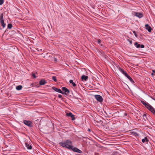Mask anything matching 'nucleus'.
Returning <instances> with one entry per match:
<instances>
[{
    "label": "nucleus",
    "instance_id": "obj_26",
    "mask_svg": "<svg viewBox=\"0 0 155 155\" xmlns=\"http://www.w3.org/2000/svg\"><path fill=\"white\" fill-rule=\"evenodd\" d=\"M58 97L59 98H62V95L61 94H58Z\"/></svg>",
    "mask_w": 155,
    "mask_h": 155
},
{
    "label": "nucleus",
    "instance_id": "obj_34",
    "mask_svg": "<svg viewBox=\"0 0 155 155\" xmlns=\"http://www.w3.org/2000/svg\"><path fill=\"white\" fill-rule=\"evenodd\" d=\"M154 100H155V99H154Z\"/></svg>",
    "mask_w": 155,
    "mask_h": 155
},
{
    "label": "nucleus",
    "instance_id": "obj_30",
    "mask_svg": "<svg viewBox=\"0 0 155 155\" xmlns=\"http://www.w3.org/2000/svg\"><path fill=\"white\" fill-rule=\"evenodd\" d=\"M129 42L130 45L132 44V40H129Z\"/></svg>",
    "mask_w": 155,
    "mask_h": 155
},
{
    "label": "nucleus",
    "instance_id": "obj_23",
    "mask_svg": "<svg viewBox=\"0 0 155 155\" xmlns=\"http://www.w3.org/2000/svg\"><path fill=\"white\" fill-rule=\"evenodd\" d=\"M12 27V25L11 24H9L8 25V28L9 29H11Z\"/></svg>",
    "mask_w": 155,
    "mask_h": 155
},
{
    "label": "nucleus",
    "instance_id": "obj_21",
    "mask_svg": "<svg viewBox=\"0 0 155 155\" xmlns=\"http://www.w3.org/2000/svg\"><path fill=\"white\" fill-rule=\"evenodd\" d=\"M97 43L99 44V45H100L101 46H102V45L101 44V40L100 39H98L97 41Z\"/></svg>",
    "mask_w": 155,
    "mask_h": 155
},
{
    "label": "nucleus",
    "instance_id": "obj_33",
    "mask_svg": "<svg viewBox=\"0 0 155 155\" xmlns=\"http://www.w3.org/2000/svg\"><path fill=\"white\" fill-rule=\"evenodd\" d=\"M143 117H146V115H144L143 116Z\"/></svg>",
    "mask_w": 155,
    "mask_h": 155
},
{
    "label": "nucleus",
    "instance_id": "obj_17",
    "mask_svg": "<svg viewBox=\"0 0 155 155\" xmlns=\"http://www.w3.org/2000/svg\"><path fill=\"white\" fill-rule=\"evenodd\" d=\"M148 141V140L147 138L146 137H145L144 139H143L142 140V141L143 143H144L145 142H147Z\"/></svg>",
    "mask_w": 155,
    "mask_h": 155
},
{
    "label": "nucleus",
    "instance_id": "obj_27",
    "mask_svg": "<svg viewBox=\"0 0 155 155\" xmlns=\"http://www.w3.org/2000/svg\"><path fill=\"white\" fill-rule=\"evenodd\" d=\"M140 47L141 48H144V45H140Z\"/></svg>",
    "mask_w": 155,
    "mask_h": 155
},
{
    "label": "nucleus",
    "instance_id": "obj_19",
    "mask_svg": "<svg viewBox=\"0 0 155 155\" xmlns=\"http://www.w3.org/2000/svg\"><path fill=\"white\" fill-rule=\"evenodd\" d=\"M0 23L2 26L3 28H5L6 26V24L4 23V21L0 22Z\"/></svg>",
    "mask_w": 155,
    "mask_h": 155
},
{
    "label": "nucleus",
    "instance_id": "obj_15",
    "mask_svg": "<svg viewBox=\"0 0 155 155\" xmlns=\"http://www.w3.org/2000/svg\"><path fill=\"white\" fill-rule=\"evenodd\" d=\"M126 77L132 83H134V81L132 79L130 76H129L128 75L126 76Z\"/></svg>",
    "mask_w": 155,
    "mask_h": 155
},
{
    "label": "nucleus",
    "instance_id": "obj_7",
    "mask_svg": "<svg viewBox=\"0 0 155 155\" xmlns=\"http://www.w3.org/2000/svg\"><path fill=\"white\" fill-rule=\"evenodd\" d=\"M23 123L25 124L29 127H31L32 126L31 122L30 121L24 120H23Z\"/></svg>",
    "mask_w": 155,
    "mask_h": 155
},
{
    "label": "nucleus",
    "instance_id": "obj_5",
    "mask_svg": "<svg viewBox=\"0 0 155 155\" xmlns=\"http://www.w3.org/2000/svg\"><path fill=\"white\" fill-rule=\"evenodd\" d=\"M134 15H135L137 17H138V18H142L143 16V14L141 13L138 12H134Z\"/></svg>",
    "mask_w": 155,
    "mask_h": 155
},
{
    "label": "nucleus",
    "instance_id": "obj_9",
    "mask_svg": "<svg viewBox=\"0 0 155 155\" xmlns=\"http://www.w3.org/2000/svg\"><path fill=\"white\" fill-rule=\"evenodd\" d=\"M52 89L54 90L55 91H56L57 92L60 93L62 94H64V92L63 91H62L60 89L58 88L55 87H52Z\"/></svg>",
    "mask_w": 155,
    "mask_h": 155
},
{
    "label": "nucleus",
    "instance_id": "obj_29",
    "mask_svg": "<svg viewBox=\"0 0 155 155\" xmlns=\"http://www.w3.org/2000/svg\"><path fill=\"white\" fill-rule=\"evenodd\" d=\"M72 84L74 87H75L76 86V84L74 82L72 83Z\"/></svg>",
    "mask_w": 155,
    "mask_h": 155
},
{
    "label": "nucleus",
    "instance_id": "obj_18",
    "mask_svg": "<svg viewBox=\"0 0 155 155\" xmlns=\"http://www.w3.org/2000/svg\"><path fill=\"white\" fill-rule=\"evenodd\" d=\"M134 45L137 48H139L140 46V44H138L137 42L135 43Z\"/></svg>",
    "mask_w": 155,
    "mask_h": 155
},
{
    "label": "nucleus",
    "instance_id": "obj_10",
    "mask_svg": "<svg viewBox=\"0 0 155 155\" xmlns=\"http://www.w3.org/2000/svg\"><path fill=\"white\" fill-rule=\"evenodd\" d=\"M66 115L67 116L70 117L72 118V120H74L75 119V118L74 117V115H73L72 113L71 112H69V113H67Z\"/></svg>",
    "mask_w": 155,
    "mask_h": 155
},
{
    "label": "nucleus",
    "instance_id": "obj_3",
    "mask_svg": "<svg viewBox=\"0 0 155 155\" xmlns=\"http://www.w3.org/2000/svg\"><path fill=\"white\" fill-rule=\"evenodd\" d=\"M95 99L99 102H101L103 101V98L102 97L98 95H95Z\"/></svg>",
    "mask_w": 155,
    "mask_h": 155
},
{
    "label": "nucleus",
    "instance_id": "obj_20",
    "mask_svg": "<svg viewBox=\"0 0 155 155\" xmlns=\"http://www.w3.org/2000/svg\"><path fill=\"white\" fill-rule=\"evenodd\" d=\"M22 88V87L21 85L18 86L16 87V89L18 90H21Z\"/></svg>",
    "mask_w": 155,
    "mask_h": 155
},
{
    "label": "nucleus",
    "instance_id": "obj_31",
    "mask_svg": "<svg viewBox=\"0 0 155 155\" xmlns=\"http://www.w3.org/2000/svg\"><path fill=\"white\" fill-rule=\"evenodd\" d=\"M69 82L70 83H71L72 84V83H73V80H70V81H69Z\"/></svg>",
    "mask_w": 155,
    "mask_h": 155
},
{
    "label": "nucleus",
    "instance_id": "obj_14",
    "mask_svg": "<svg viewBox=\"0 0 155 155\" xmlns=\"http://www.w3.org/2000/svg\"><path fill=\"white\" fill-rule=\"evenodd\" d=\"M88 79V77L87 76H85V75H83L81 76V79L82 80H84L85 81H86L87 79Z\"/></svg>",
    "mask_w": 155,
    "mask_h": 155
},
{
    "label": "nucleus",
    "instance_id": "obj_16",
    "mask_svg": "<svg viewBox=\"0 0 155 155\" xmlns=\"http://www.w3.org/2000/svg\"><path fill=\"white\" fill-rule=\"evenodd\" d=\"M2 21H4L3 18V13H2L1 14L0 16V22Z\"/></svg>",
    "mask_w": 155,
    "mask_h": 155
},
{
    "label": "nucleus",
    "instance_id": "obj_1",
    "mask_svg": "<svg viewBox=\"0 0 155 155\" xmlns=\"http://www.w3.org/2000/svg\"><path fill=\"white\" fill-rule=\"evenodd\" d=\"M60 146L70 149L72 147V142L69 140H67L65 141L61 142L59 143Z\"/></svg>",
    "mask_w": 155,
    "mask_h": 155
},
{
    "label": "nucleus",
    "instance_id": "obj_25",
    "mask_svg": "<svg viewBox=\"0 0 155 155\" xmlns=\"http://www.w3.org/2000/svg\"><path fill=\"white\" fill-rule=\"evenodd\" d=\"M4 3V0H0V5H2Z\"/></svg>",
    "mask_w": 155,
    "mask_h": 155
},
{
    "label": "nucleus",
    "instance_id": "obj_4",
    "mask_svg": "<svg viewBox=\"0 0 155 155\" xmlns=\"http://www.w3.org/2000/svg\"><path fill=\"white\" fill-rule=\"evenodd\" d=\"M70 150H72L74 152L79 153H81L82 152L81 150L75 147H74L73 146L71 148V149Z\"/></svg>",
    "mask_w": 155,
    "mask_h": 155
},
{
    "label": "nucleus",
    "instance_id": "obj_28",
    "mask_svg": "<svg viewBox=\"0 0 155 155\" xmlns=\"http://www.w3.org/2000/svg\"><path fill=\"white\" fill-rule=\"evenodd\" d=\"M32 76L33 77V78H36V76H35V74H34V73H33V74H32Z\"/></svg>",
    "mask_w": 155,
    "mask_h": 155
},
{
    "label": "nucleus",
    "instance_id": "obj_24",
    "mask_svg": "<svg viewBox=\"0 0 155 155\" xmlns=\"http://www.w3.org/2000/svg\"><path fill=\"white\" fill-rule=\"evenodd\" d=\"M133 33L134 34L135 36L136 37H137V34L136 33V31H133Z\"/></svg>",
    "mask_w": 155,
    "mask_h": 155
},
{
    "label": "nucleus",
    "instance_id": "obj_6",
    "mask_svg": "<svg viewBox=\"0 0 155 155\" xmlns=\"http://www.w3.org/2000/svg\"><path fill=\"white\" fill-rule=\"evenodd\" d=\"M62 91H64L63 92H64V94H67L70 92L69 90L65 87H62Z\"/></svg>",
    "mask_w": 155,
    "mask_h": 155
},
{
    "label": "nucleus",
    "instance_id": "obj_22",
    "mask_svg": "<svg viewBox=\"0 0 155 155\" xmlns=\"http://www.w3.org/2000/svg\"><path fill=\"white\" fill-rule=\"evenodd\" d=\"M52 79L55 82H56L57 81V80L56 79V78L55 76H52Z\"/></svg>",
    "mask_w": 155,
    "mask_h": 155
},
{
    "label": "nucleus",
    "instance_id": "obj_11",
    "mask_svg": "<svg viewBox=\"0 0 155 155\" xmlns=\"http://www.w3.org/2000/svg\"><path fill=\"white\" fill-rule=\"evenodd\" d=\"M145 28L148 31L150 32L151 31L152 28L148 24L145 25Z\"/></svg>",
    "mask_w": 155,
    "mask_h": 155
},
{
    "label": "nucleus",
    "instance_id": "obj_32",
    "mask_svg": "<svg viewBox=\"0 0 155 155\" xmlns=\"http://www.w3.org/2000/svg\"><path fill=\"white\" fill-rule=\"evenodd\" d=\"M88 130L89 131H90V129H88Z\"/></svg>",
    "mask_w": 155,
    "mask_h": 155
},
{
    "label": "nucleus",
    "instance_id": "obj_13",
    "mask_svg": "<svg viewBox=\"0 0 155 155\" xmlns=\"http://www.w3.org/2000/svg\"><path fill=\"white\" fill-rule=\"evenodd\" d=\"M25 145L26 147H27L28 149L30 150L31 149L32 146L28 144V143H25Z\"/></svg>",
    "mask_w": 155,
    "mask_h": 155
},
{
    "label": "nucleus",
    "instance_id": "obj_12",
    "mask_svg": "<svg viewBox=\"0 0 155 155\" xmlns=\"http://www.w3.org/2000/svg\"><path fill=\"white\" fill-rule=\"evenodd\" d=\"M46 83V81L44 79L41 80L39 81V84L41 85H44Z\"/></svg>",
    "mask_w": 155,
    "mask_h": 155
},
{
    "label": "nucleus",
    "instance_id": "obj_8",
    "mask_svg": "<svg viewBox=\"0 0 155 155\" xmlns=\"http://www.w3.org/2000/svg\"><path fill=\"white\" fill-rule=\"evenodd\" d=\"M118 68L119 69V70L126 77L127 76V75H128V74H127L126 72L125 71H124L123 69L121 68L119 66H118Z\"/></svg>",
    "mask_w": 155,
    "mask_h": 155
},
{
    "label": "nucleus",
    "instance_id": "obj_2",
    "mask_svg": "<svg viewBox=\"0 0 155 155\" xmlns=\"http://www.w3.org/2000/svg\"><path fill=\"white\" fill-rule=\"evenodd\" d=\"M141 103L153 114H155V110L150 104L143 101H141Z\"/></svg>",
    "mask_w": 155,
    "mask_h": 155
}]
</instances>
